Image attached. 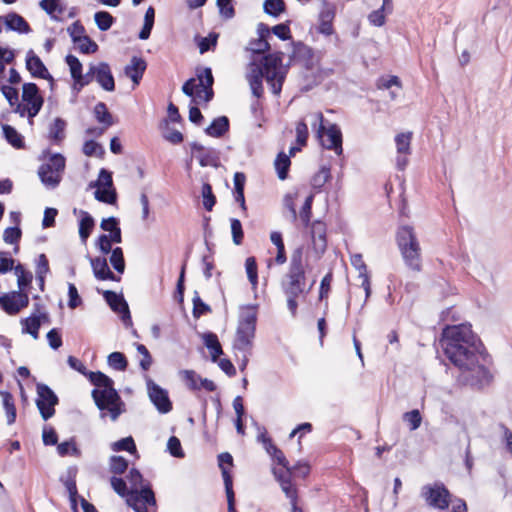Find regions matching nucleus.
<instances>
[{"mask_svg":"<svg viewBox=\"0 0 512 512\" xmlns=\"http://www.w3.org/2000/svg\"><path fill=\"white\" fill-rule=\"evenodd\" d=\"M440 345L448 360L459 369L457 381L461 385L481 389L491 382L487 354L470 324L445 327Z\"/></svg>","mask_w":512,"mask_h":512,"instance_id":"1","label":"nucleus"},{"mask_svg":"<svg viewBox=\"0 0 512 512\" xmlns=\"http://www.w3.org/2000/svg\"><path fill=\"white\" fill-rule=\"evenodd\" d=\"M315 281L307 285L306 263L304 260V247L295 248L291 254L288 271L281 281V289L287 299V308L293 317H296L298 300H305Z\"/></svg>","mask_w":512,"mask_h":512,"instance_id":"2","label":"nucleus"},{"mask_svg":"<svg viewBox=\"0 0 512 512\" xmlns=\"http://www.w3.org/2000/svg\"><path fill=\"white\" fill-rule=\"evenodd\" d=\"M90 382L96 386L92 390V398L97 408L103 412L107 410L113 421L117 420L120 414L123 412L121 406L123 402L117 390L114 388L113 380L106 374L97 371L89 373ZM105 417V413L101 414Z\"/></svg>","mask_w":512,"mask_h":512,"instance_id":"3","label":"nucleus"},{"mask_svg":"<svg viewBox=\"0 0 512 512\" xmlns=\"http://www.w3.org/2000/svg\"><path fill=\"white\" fill-rule=\"evenodd\" d=\"M257 305L241 307L233 348L240 352H251L256 332Z\"/></svg>","mask_w":512,"mask_h":512,"instance_id":"4","label":"nucleus"},{"mask_svg":"<svg viewBox=\"0 0 512 512\" xmlns=\"http://www.w3.org/2000/svg\"><path fill=\"white\" fill-rule=\"evenodd\" d=\"M196 76L199 81L196 84L195 78H189L182 86V92L188 97L197 96L201 98V93H204V101L210 102L214 97L213 84L214 77L212 70L209 67L197 68Z\"/></svg>","mask_w":512,"mask_h":512,"instance_id":"5","label":"nucleus"},{"mask_svg":"<svg viewBox=\"0 0 512 512\" xmlns=\"http://www.w3.org/2000/svg\"><path fill=\"white\" fill-rule=\"evenodd\" d=\"M283 53L276 52L267 54L263 57L262 68L265 73V79L275 95H279L285 80V72L282 71Z\"/></svg>","mask_w":512,"mask_h":512,"instance_id":"6","label":"nucleus"},{"mask_svg":"<svg viewBox=\"0 0 512 512\" xmlns=\"http://www.w3.org/2000/svg\"><path fill=\"white\" fill-rule=\"evenodd\" d=\"M315 127L318 123L317 137L323 148L327 150H333L337 155H341L343 152L342 148V132L338 125L330 124L327 128L324 125V117L321 112L316 113Z\"/></svg>","mask_w":512,"mask_h":512,"instance_id":"7","label":"nucleus"},{"mask_svg":"<svg viewBox=\"0 0 512 512\" xmlns=\"http://www.w3.org/2000/svg\"><path fill=\"white\" fill-rule=\"evenodd\" d=\"M65 165L66 159L62 154H52L48 161L38 169V176L42 184L49 189L56 188L61 182Z\"/></svg>","mask_w":512,"mask_h":512,"instance_id":"8","label":"nucleus"},{"mask_svg":"<svg viewBox=\"0 0 512 512\" xmlns=\"http://www.w3.org/2000/svg\"><path fill=\"white\" fill-rule=\"evenodd\" d=\"M420 496L429 507L438 510H446L452 501L451 493L446 486L439 481L422 486Z\"/></svg>","mask_w":512,"mask_h":512,"instance_id":"9","label":"nucleus"},{"mask_svg":"<svg viewBox=\"0 0 512 512\" xmlns=\"http://www.w3.org/2000/svg\"><path fill=\"white\" fill-rule=\"evenodd\" d=\"M36 392V406L43 420L47 421L54 416L55 406L58 405L59 398L55 392L44 383H38L36 385Z\"/></svg>","mask_w":512,"mask_h":512,"instance_id":"10","label":"nucleus"},{"mask_svg":"<svg viewBox=\"0 0 512 512\" xmlns=\"http://www.w3.org/2000/svg\"><path fill=\"white\" fill-rule=\"evenodd\" d=\"M126 502L135 512H148V505L156 506L155 494L149 485L140 490L131 489Z\"/></svg>","mask_w":512,"mask_h":512,"instance_id":"11","label":"nucleus"},{"mask_svg":"<svg viewBox=\"0 0 512 512\" xmlns=\"http://www.w3.org/2000/svg\"><path fill=\"white\" fill-rule=\"evenodd\" d=\"M22 101L29 107V120L38 115L44 104L39 87L35 83H25L22 87Z\"/></svg>","mask_w":512,"mask_h":512,"instance_id":"12","label":"nucleus"},{"mask_svg":"<svg viewBox=\"0 0 512 512\" xmlns=\"http://www.w3.org/2000/svg\"><path fill=\"white\" fill-rule=\"evenodd\" d=\"M29 305V297L25 291H12L0 296V306L9 315H16Z\"/></svg>","mask_w":512,"mask_h":512,"instance_id":"13","label":"nucleus"},{"mask_svg":"<svg viewBox=\"0 0 512 512\" xmlns=\"http://www.w3.org/2000/svg\"><path fill=\"white\" fill-rule=\"evenodd\" d=\"M148 396L156 409L166 414L172 410V402L169 399L167 390L160 387L152 379L148 378L146 381Z\"/></svg>","mask_w":512,"mask_h":512,"instance_id":"14","label":"nucleus"},{"mask_svg":"<svg viewBox=\"0 0 512 512\" xmlns=\"http://www.w3.org/2000/svg\"><path fill=\"white\" fill-rule=\"evenodd\" d=\"M103 296L110 308L121 315L124 325L132 326L130 310L124 297L111 290L104 291Z\"/></svg>","mask_w":512,"mask_h":512,"instance_id":"15","label":"nucleus"},{"mask_svg":"<svg viewBox=\"0 0 512 512\" xmlns=\"http://www.w3.org/2000/svg\"><path fill=\"white\" fill-rule=\"evenodd\" d=\"M190 147L192 155L196 157L201 167L217 166L219 155L216 149L205 147L198 142H192Z\"/></svg>","mask_w":512,"mask_h":512,"instance_id":"16","label":"nucleus"},{"mask_svg":"<svg viewBox=\"0 0 512 512\" xmlns=\"http://www.w3.org/2000/svg\"><path fill=\"white\" fill-rule=\"evenodd\" d=\"M412 132L400 133L395 137L397 148L396 166L399 170H404L408 164V155L411 153Z\"/></svg>","mask_w":512,"mask_h":512,"instance_id":"17","label":"nucleus"},{"mask_svg":"<svg viewBox=\"0 0 512 512\" xmlns=\"http://www.w3.org/2000/svg\"><path fill=\"white\" fill-rule=\"evenodd\" d=\"M396 243L399 250H404V247L412 251H414L415 248H421L413 227L409 225H404L398 228L396 233Z\"/></svg>","mask_w":512,"mask_h":512,"instance_id":"18","label":"nucleus"},{"mask_svg":"<svg viewBox=\"0 0 512 512\" xmlns=\"http://www.w3.org/2000/svg\"><path fill=\"white\" fill-rule=\"evenodd\" d=\"M258 38L249 42L247 49L254 54H262L270 50L268 38L270 37V28L264 23L257 26Z\"/></svg>","mask_w":512,"mask_h":512,"instance_id":"19","label":"nucleus"},{"mask_svg":"<svg viewBox=\"0 0 512 512\" xmlns=\"http://www.w3.org/2000/svg\"><path fill=\"white\" fill-rule=\"evenodd\" d=\"M26 69L31 73L34 78H41L46 80H53L48 69L42 62V60L34 53L33 50H29L26 55Z\"/></svg>","mask_w":512,"mask_h":512,"instance_id":"20","label":"nucleus"},{"mask_svg":"<svg viewBox=\"0 0 512 512\" xmlns=\"http://www.w3.org/2000/svg\"><path fill=\"white\" fill-rule=\"evenodd\" d=\"M310 226L313 248L317 253L323 254L327 247L326 224L321 220H315Z\"/></svg>","mask_w":512,"mask_h":512,"instance_id":"21","label":"nucleus"},{"mask_svg":"<svg viewBox=\"0 0 512 512\" xmlns=\"http://www.w3.org/2000/svg\"><path fill=\"white\" fill-rule=\"evenodd\" d=\"M335 17V6L325 2L319 13L318 31L326 36L333 34V19Z\"/></svg>","mask_w":512,"mask_h":512,"instance_id":"22","label":"nucleus"},{"mask_svg":"<svg viewBox=\"0 0 512 512\" xmlns=\"http://www.w3.org/2000/svg\"><path fill=\"white\" fill-rule=\"evenodd\" d=\"M90 264L96 279L104 281H120V277L116 276L109 268L106 258L95 257L90 258Z\"/></svg>","mask_w":512,"mask_h":512,"instance_id":"23","label":"nucleus"},{"mask_svg":"<svg viewBox=\"0 0 512 512\" xmlns=\"http://www.w3.org/2000/svg\"><path fill=\"white\" fill-rule=\"evenodd\" d=\"M95 80L105 91L115 90L114 77L108 63L100 62L96 65Z\"/></svg>","mask_w":512,"mask_h":512,"instance_id":"24","label":"nucleus"},{"mask_svg":"<svg viewBox=\"0 0 512 512\" xmlns=\"http://www.w3.org/2000/svg\"><path fill=\"white\" fill-rule=\"evenodd\" d=\"M146 68L147 63L143 58L133 56L130 61V64H128L125 67L124 73L128 78L132 80V82L136 86L139 85Z\"/></svg>","mask_w":512,"mask_h":512,"instance_id":"25","label":"nucleus"},{"mask_svg":"<svg viewBox=\"0 0 512 512\" xmlns=\"http://www.w3.org/2000/svg\"><path fill=\"white\" fill-rule=\"evenodd\" d=\"M67 122L57 117L49 124L48 139L55 145H61L66 138Z\"/></svg>","mask_w":512,"mask_h":512,"instance_id":"26","label":"nucleus"},{"mask_svg":"<svg viewBox=\"0 0 512 512\" xmlns=\"http://www.w3.org/2000/svg\"><path fill=\"white\" fill-rule=\"evenodd\" d=\"M399 251L408 269L413 272H420L422 270L421 248H415L414 251H412L404 247V250Z\"/></svg>","mask_w":512,"mask_h":512,"instance_id":"27","label":"nucleus"},{"mask_svg":"<svg viewBox=\"0 0 512 512\" xmlns=\"http://www.w3.org/2000/svg\"><path fill=\"white\" fill-rule=\"evenodd\" d=\"M47 319V314L43 313L41 315L32 314L27 318L21 320L22 325V333L29 334L34 339H38L39 337V329L41 327V320Z\"/></svg>","mask_w":512,"mask_h":512,"instance_id":"28","label":"nucleus"},{"mask_svg":"<svg viewBox=\"0 0 512 512\" xmlns=\"http://www.w3.org/2000/svg\"><path fill=\"white\" fill-rule=\"evenodd\" d=\"M76 468H69L67 476L63 479L61 478V481L63 482L68 495L71 507L76 510L77 508V498H78V490L76 485Z\"/></svg>","mask_w":512,"mask_h":512,"instance_id":"29","label":"nucleus"},{"mask_svg":"<svg viewBox=\"0 0 512 512\" xmlns=\"http://www.w3.org/2000/svg\"><path fill=\"white\" fill-rule=\"evenodd\" d=\"M5 25L7 29L16 31L18 33H29L30 32V26L27 23V21L20 16L19 14L15 12H11L7 14L5 17Z\"/></svg>","mask_w":512,"mask_h":512,"instance_id":"30","label":"nucleus"},{"mask_svg":"<svg viewBox=\"0 0 512 512\" xmlns=\"http://www.w3.org/2000/svg\"><path fill=\"white\" fill-rule=\"evenodd\" d=\"M230 127L229 119L226 116H220L215 118L211 124L205 129V133L208 136L220 138L226 132H228Z\"/></svg>","mask_w":512,"mask_h":512,"instance_id":"31","label":"nucleus"},{"mask_svg":"<svg viewBox=\"0 0 512 512\" xmlns=\"http://www.w3.org/2000/svg\"><path fill=\"white\" fill-rule=\"evenodd\" d=\"M202 338L204 345L210 351L211 360L216 362L218 358L223 354V349L217 335L212 332H207L203 334Z\"/></svg>","mask_w":512,"mask_h":512,"instance_id":"32","label":"nucleus"},{"mask_svg":"<svg viewBox=\"0 0 512 512\" xmlns=\"http://www.w3.org/2000/svg\"><path fill=\"white\" fill-rule=\"evenodd\" d=\"M79 213L81 215L79 220V236L82 243L85 244L95 226V221L87 211L80 210Z\"/></svg>","mask_w":512,"mask_h":512,"instance_id":"33","label":"nucleus"},{"mask_svg":"<svg viewBox=\"0 0 512 512\" xmlns=\"http://www.w3.org/2000/svg\"><path fill=\"white\" fill-rule=\"evenodd\" d=\"M3 408L7 417V424L12 425L16 421V407L13 395L8 391H0Z\"/></svg>","mask_w":512,"mask_h":512,"instance_id":"34","label":"nucleus"},{"mask_svg":"<svg viewBox=\"0 0 512 512\" xmlns=\"http://www.w3.org/2000/svg\"><path fill=\"white\" fill-rule=\"evenodd\" d=\"M3 135L6 141L16 149L24 148L23 136L12 126L8 124L2 125Z\"/></svg>","mask_w":512,"mask_h":512,"instance_id":"35","label":"nucleus"},{"mask_svg":"<svg viewBox=\"0 0 512 512\" xmlns=\"http://www.w3.org/2000/svg\"><path fill=\"white\" fill-rule=\"evenodd\" d=\"M94 117L97 122L103 124L105 128H108L114 124L113 116L108 111L105 103L98 102L94 107Z\"/></svg>","mask_w":512,"mask_h":512,"instance_id":"36","label":"nucleus"},{"mask_svg":"<svg viewBox=\"0 0 512 512\" xmlns=\"http://www.w3.org/2000/svg\"><path fill=\"white\" fill-rule=\"evenodd\" d=\"M275 169L277 176L280 180H285L288 177L289 168L291 165L290 156L284 152H280L275 159Z\"/></svg>","mask_w":512,"mask_h":512,"instance_id":"37","label":"nucleus"},{"mask_svg":"<svg viewBox=\"0 0 512 512\" xmlns=\"http://www.w3.org/2000/svg\"><path fill=\"white\" fill-rule=\"evenodd\" d=\"M314 195L310 194L306 197L301 210L299 212L298 219L302 223V225L307 228L310 225V218L312 214V204H313Z\"/></svg>","mask_w":512,"mask_h":512,"instance_id":"38","label":"nucleus"},{"mask_svg":"<svg viewBox=\"0 0 512 512\" xmlns=\"http://www.w3.org/2000/svg\"><path fill=\"white\" fill-rule=\"evenodd\" d=\"M94 20L99 30H109L115 22V18L107 11H98L94 14Z\"/></svg>","mask_w":512,"mask_h":512,"instance_id":"39","label":"nucleus"},{"mask_svg":"<svg viewBox=\"0 0 512 512\" xmlns=\"http://www.w3.org/2000/svg\"><path fill=\"white\" fill-rule=\"evenodd\" d=\"M107 362L111 368L117 371H124L128 366L127 358L122 352H112L108 355Z\"/></svg>","mask_w":512,"mask_h":512,"instance_id":"40","label":"nucleus"},{"mask_svg":"<svg viewBox=\"0 0 512 512\" xmlns=\"http://www.w3.org/2000/svg\"><path fill=\"white\" fill-rule=\"evenodd\" d=\"M22 231L18 226L8 227L4 230L3 240L7 244H15L14 252L17 253L19 250L18 243L21 239Z\"/></svg>","mask_w":512,"mask_h":512,"instance_id":"41","label":"nucleus"},{"mask_svg":"<svg viewBox=\"0 0 512 512\" xmlns=\"http://www.w3.org/2000/svg\"><path fill=\"white\" fill-rule=\"evenodd\" d=\"M112 267L118 272L123 273L125 270V260L123 255V250L121 247H115L109 259Z\"/></svg>","mask_w":512,"mask_h":512,"instance_id":"42","label":"nucleus"},{"mask_svg":"<svg viewBox=\"0 0 512 512\" xmlns=\"http://www.w3.org/2000/svg\"><path fill=\"white\" fill-rule=\"evenodd\" d=\"M57 452L61 457H65L67 455H73L76 457H80L81 452L76 446L74 439H70L69 441H64L57 446Z\"/></svg>","mask_w":512,"mask_h":512,"instance_id":"43","label":"nucleus"},{"mask_svg":"<svg viewBox=\"0 0 512 512\" xmlns=\"http://www.w3.org/2000/svg\"><path fill=\"white\" fill-rule=\"evenodd\" d=\"M263 8L266 14L277 17L285 10V3L283 0H265Z\"/></svg>","mask_w":512,"mask_h":512,"instance_id":"44","label":"nucleus"},{"mask_svg":"<svg viewBox=\"0 0 512 512\" xmlns=\"http://www.w3.org/2000/svg\"><path fill=\"white\" fill-rule=\"evenodd\" d=\"M60 0H41L39 2V6L51 16L52 19L58 20L54 14L58 12L62 14L64 12V8L59 5Z\"/></svg>","mask_w":512,"mask_h":512,"instance_id":"45","label":"nucleus"},{"mask_svg":"<svg viewBox=\"0 0 512 512\" xmlns=\"http://www.w3.org/2000/svg\"><path fill=\"white\" fill-rule=\"evenodd\" d=\"M181 375L190 390L197 391L201 389V386H199L200 376L194 370H183Z\"/></svg>","mask_w":512,"mask_h":512,"instance_id":"46","label":"nucleus"},{"mask_svg":"<svg viewBox=\"0 0 512 512\" xmlns=\"http://www.w3.org/2000/svg\"><path fill=\"white\" fill-rule=\"evenodd\" d=\"M94 197L99 202H103L106 204H115L116 200H117L116 192L114 189H111V188H108V189L98 188L94 193Z\"/></svg>","mask_w":512,"mask_h":512,"instance_id":"47","label":"nucleus"},{"mask_svg":"<svg viewBox=\"0 0 512 512\" xmlns=\"http://www.w3.org/2000/svg\"><path fill=\"white\" fill-rule=\"evenodd\" d=\"M110 471L115 475L123 474L128 468V461L122 456H112L109 461Z\"/></svg>","mask_w":512,"mask_h":512,"instance_id":"48","label":"nucleus"},{"mask_svg":"<svg viewBox=\"0 0 512 512\" xmlns=\"http://www.w3.org/2000/svg\"><path fill=\"white\" fill-rule=\"evenodd\" d=\"M330 168L322 167L312 178L311 184L315 189H321L330 179Z\"/></svg>","mask_w":512,"mask_h":512,"instance_id":"49","label":"nucleus"},{"mask_svg":"<svg viewBox=\"0 0 512 512\" xmlns=\"http://www.w3.org/2000/svg\"><path fill=\"white\" fill-rule=\"evenodd\" d=\"M192 302H193V316L195 318H199L202 315L211 312L210 306L202 301V299L200 298L197 291H195V293H194Z\"/></svg>","mask_w":512,"mask_h":512,"instance_id":"50","label":"nucleus"},{"mask_svg":"<svg viewBox=\"0 0 512 512\" xmlns=\"http://www.w3.org/2000/svg\"><path fill=\"white\" fill-rule=\"evenodd\" d=\"M90 187H104L111 188L113 186L112 174L108 170L102 168L99 172L98 179L95 182H91Z\"/></svg>","mask_w":512,"mask_h":512,"instance_id":"51","label":"nucleus"},{"mask_svg":"<svg viewBox=\"0 0 512 512\" xmlns=\"http://www.w3.org/2000/svg\"><path fill=\"white\" fill-rule=\"evenodd\" d=\"M203 206L207 211H211L216 203V198L209 183L202 185Z\"/></svg>","mask_w":512,"mask_h":512,"instance_id":"52","label":"nucleus"},{"mask_svg":"<svg viewBox=\"0 0 512 512\" xmlns=\"http://www.w3.org/2000/svg\"><path fill=\"white\" fill-rule=\"evenodd\" d=\"M82 151L86 156H89V157H91V156L102 157L104 155L103 147L94 140L85 141V143L83 144Z\"/></svg>","mask_w":512,"mask_h":512,"instance_id":"53","label":"nucleus"},{"mask_svg":"<svg viewBox=\"0 0 512 512\" xmlns=\"http://www.w3.org/2000/svg\"><path fill=\"white\" fill-rule=\"evenodd\" d=\"M247 277L253 287L258 283L257 263L254 257H248L245 261Z\"/></svg>","mask_w":512,"mask_h":512,"instance_id":"54","label":"nucleus"},{"mask_svg":"<svg viewBox=\"0 0 512 512\" xmlns=\"http://www.w3.org/2000/svg\"><path fill=\"white\" fill-rule=\"evenodd\" d=\"M218 35L216 33H210L207 37H202L198 41V47L201 54L214 49L217 45Z\"/></svg>","mask_w":512,"mask_h":512,"instance_id":"55","label":"nucleus"},{"mask_svg":"<svg viewBox=\"0 0 512 512\" xmlns=\"http://www.w3.org/2000/svg\"><path fill=\"white\" fill-rule=\"evenodd\" d=\"M403 420L408 423L410 430H416L420 427L422 422V416L419 410L414 409L404 413Z\"/></svg>","mask_w":512,"mask_h":512,"instance_id":"56","label":"nucleus"},{"mask_svg":"<svg viewBox=\"0 0 512 512\" xmlns=\"http://www.w3.org/2000/svg\"><path fill=\"white\" fill-rule=\"evenodd\" d=\"M113 451H128L135 452L136 445L131 436L122 438L112 444Z\"/></svg>","mask_w":512,"mask_h":512,"instance_id":"57","label":"nucleus"},{"mask_svg":"<svg viewBox=\"0 0 512 512\" xmlns=\"http://www.w3.org/2000/svg\"><path fill=\"white\" fill-rule=\"evenodd\" d=\"M136 349L138 353L142 355V358L139 362L141 369L143 371L149 370L153 362L150 352L143 344H136Z\"/></svg>","mask_w":512,"mask_h":512,"instance_id":"58","label":"nucleus"},{"mask_svg":"<svg viewBox=\"0 0 512 512\" xmlns=\"http://www.w3.org/2000/svg\"><path fill=\"white\" fill-rule=\"evenodd\" d=\"M113 490L121 497H128L130 490H128L126 481L123 478L113 476L110 479Z\"/></svg>","mask_w":512,"mask_h":512,"instance_id":"59","label":"nucleus"},{"mask_svg":"<svg viewBox=\"0 0 512 512\" xmlns=\"http://www.w3.org/2000/svg\"><path fill=\"white\" fill-rule=\"evenodd\" d=\"M295 130H296V141H297L298 145L300 147L305 146L307 144V140H308V136H309L308 126L305 123V121L300 120L296 124Z\"/></svg>","mask_w":512,"mask_h":512,"instance_id":"60","label":"nucleus"},{"mask_svg":"<svg viewBox=\"0 0 512 512\" xmlns=\"http://www.w3.org/2000/svg\"><path fill=\"white\" fill-rule=\"evenodd\" d=\"M72 41L74 43L80 42L82 37H85V28L80 21H75L67 29Z\"/></svg>","mask_w":512,"mask_h":512,"instance_id":"61","label":"nucleus"},{"mask_svg":"<svg viewBox=\"0 0 512 512\" xmlns=\"http://www.w3.org/2000/svg\"><path fill=\"white\" fill-rule=\"evenodd\" d=\"M167 450L176 458H183L185 456L181 442L176 436H171L167 442Z\"/></svg>","mask_w":512,"mask_h":512,"instance_id":"62","label":"nucleus"},{"mask_svg":"<svg viewBox=\"0 0 512 512\" xmlns=\"http://www.w3.org/2000/svg\"><path fill=\"white\" fill-rule=\"evenodd\" d=\"M246 78L248 82L262 81V79L265 78V73L262 66L253 62L250 63Z\"/></svg>","mask_w":512,"mask_h":512,"instance_id":"63","label":"nucleus"},{"mask_svg":"<svg viewBox=\"0 0 512 512\" xmlns=\"http://www.w3.org/2000/svg\"><path fill=\"white\" fill-rule=\"evenodd\" d=\"M386 10L379 8L368 15V21L375 27H382L386 22Z\"/></svg>","mask_w":512,"mask_h":512,"instance_id":"64","label":"nucleus"}]
</instances>
